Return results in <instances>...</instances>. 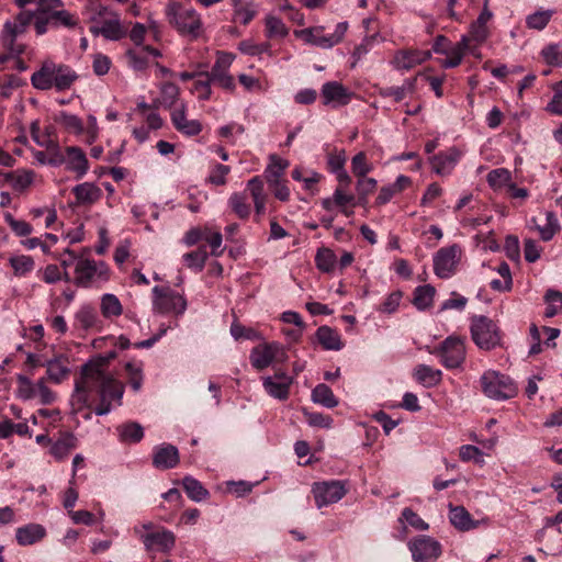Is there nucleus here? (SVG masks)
<instances>
[{"label": "nucleus", "instance_id": "nucleus-1", "mask_svg": "<svg viewBox=\"0 0 562 562\" xmlns=\"http://www.w3.org/2000/svg\"><path fill=\"white\" fill-rule=\"evenodd\" d=\"M93 386L99 387L100 403L95 408L99 416L106 415L112 409V402L121 405L124 387L123 384L105 374L99 364L87 363L82 367L81 375L76 381L75 393L71 396L72 406L81 409L86 406L89 392Z\"/></svg>", "mask_w": 562, "mask_h": 562}, {"label": "nucleus", "instance_id": "nucleus-2", "mask_svg": "<svg viewBox=\"0 0 562 562\" xmlns=\"http://www.w3.org/2000/svg\"><path fill=\"white\" fill-rule=\"evenodd\" d=\"M89 31L94 36L102 35L110 41H117L125 35L117 13L109 10L99 1H91L82 12Z\"/></svg>", "mask_w": 562, "mask_h": 562}, {"label": "nucleus", "instance_id": "nucleus-3", "mask_svg": "<svg viewBox=\"0 0 562 562\" xmlns=\"http://www.w3.org/2000/svg\"><path fill=\"white\" fill-rule=\"evenodd\" d=\"M74 27L77 21L64 9L60 0H37V34H44L49 27Z\"/></svg>", "mask_w": 562, "mask_h": 562}, {"label": "nucleus", "instance_id": "nucleus-4", "mask_svg": "<svg viewBox=\"0 0 562 562\" xmlns=\"http://www.w3.org/2000/svg\"><path fill=\"white\" fill-rule=\"evenodd\" d=\"M168 22L182 35L196 38L202 33V21L200 14L177 2H170L166 7Z\"/></svg>", "mask_w": 562, "mask_h": 562}, {"label": "nucleus", "instance_id": "nucleus-5", "mask_svg": "<svg viewBox=\"0 0 562 562\" xmlns=\"http://www.w3.org/2000/svg\"><path fill=\"white\" fill-rule=\"evenodd\" d=\"M110 278V270L105 262L80 258L75 267V283L82 288H90L105 282Z\"/></svg>", "mask_w": 562, "mask_h": 562}, {"label": "nucleus", "instance_id": "nucleus-6", "mask_svg": "<svg viewBox=\"0 0 562 562\" xmlns=\"http://www.w3.org/2000/svg\"><path fill=\"white\" fill-rule=\"evenodd\" d=\"M483 393L493 400H508L517 394V387L512 379L496 371H487L481 378Z\"/></svg>", "mask_w": 562, "mask_h": 562}, {"label": "nucleus", "instance_id": "nucleus-7", "mask_svg": "<svg viewBox=\"0 0 562 562\" xmlns=\"http://www.w3.org/2000/svg\"><path fill=\"white\" fill-rule=\"evenodd\" d=\"M471 335L476 346L484 350H491L501 344L497 325L491 318L483 315L472 317Z\"/></svg>", "mask_w": 562, "mask_h": 562}, {"label": "nucleus", "instance_id": "nucleus-8", "mask_svg": "<svg viewBox=\"0 0 562 562\" xmlns=\"http://www.w3.org/2000/svg\"><path fill=\"white\" fill-rule=\"evenodd\" d=\"M35 16L33 11H22L14 21H7L1 34V42L4 49L11 53H22L23 47L15 44L18 36L23 34Z\"/></svg>", "mask_w": 562, "mask_h": 562}, {"label": "nucleus", "instance_id": "nucleus-9", "mask_svg": "<svg viewBox=\"0 0 562 562\" xmlns=\"http://www.w3.org/2000/svg\"><path fill=\"white\" fill-rule=\"evenodd\" d=\"M153 294L154 310L158 313L181 315L187 310L186 299L168 286H155Z\"/></svg>", "mask_w": 562, "mask_h": 562}, {"label": "nucleus", "instance_id": "nucleus-10", "mask_svg": "<svg viewBox=\"0 0 562 562\" xmlns=\"http://www.w3.org/2000/svg\"><path fill=\"white\" fill-rule=\"evenodd\" d=\"M347 29V22H340L336 25L335 32L329 35L322 34V26L294 31V35L304 40L306 43L318 46L321 48H331L342 41Z\"/></svg>", "mask_w": 562, "mask_h": 562}, {"label": "nucleus", "instance_id": "nucleus-11", "mask_svg": "<svg viewBox=\"0 0 562 562\" xmlns=\"http://www.w3.org/2000/svg\"><path fill=\"white\" fill-rule=\"evenodd\" d=\"M312 493L316 506L322 508L340 501L347 493V488L341 481L331 480L316 482L312 486Z\"/></svg>", "mask_w": 562, "mask_h": 562}, {"label": "nucleus", "instance_id": "nucleus-12", "mask_svg": "<svg viewBox=\"0 0 562 562\" xmlns=\"http://www.w3.org/2000/svg\"><path fill=\"white\" fill-rule=\"evenodd\" d=\"M461 248L458 245H451L440 248L434 257V269L437 277L441 279L450 278L457 270L461 259Z\"/></svg>", "mask_w": 562, "mask_h": 562}, {"label": "nucleus", "instance_id": "nucleus-13", "mask_svg": "<svg viewBox=\"0 0 562 562\" xmlns=\"http://www.w3.org/2000/svg\"><path fill=\"white\" fill-rule=\"evenodd\" d=\"M143 544L147 551L170 552L176 546V535L164 527L156 528L140 535Z\"/></svg>", "mask_w": 562, "mask_h": 562}, {"label": "nucleus", "instance_id": "nucleus-14", "mask_svg": "<svg viewBox=\"0 0 562 562\" xmlns=\"http://www.w3.org/2000/svg\"><path fill=\"white\" fill-rule=\"evenodd\" d=\"M286 355L278 344H266L255 347L250 353V362L257 370L269 367L273 361L283 362Z\"/></svg>", "mask_w": 562, "mask_h": 562}, {"label": "nucleus", "instance_id": "nucleus-15", "mask_svg": "<svg viewBox=\"0 0 562 562\" xmlns=\"http://www.w3.org/2000/svg\"><path fill=\"white\" fill-rule=\"evenodd\" d=\"M441 363L448 369H454L462 364L465 359V348L459 338L448 337L439 349Z\"/></svg>", "mask_w": 562, "mask_h": 562}, {"label": "nucleus", "instance_id": "nucleus-16", "mask_svg": "<svg viewBox=\"0 0 562 562\" xmlns=\"http://www.w3.org/2000/svg\"><path fill=\"white\" fill-rule=\"evenodd\" d=\"M409 550L416 562L437 559L441 553L440 543L430 537L419 536L409 542Z\"/></svg>", "mask_w": 562, "mask_h": 562}, {"label": "nucleus", "instance_id": "nucleus-17", "mask_svg": "<svg viewBox=\"0 0 562 562\" xmlns=\"http://www.w3.org/2000/svg\"><path fill=\"white\" fill-rule=\"evenodd\" d=\"M321 95L325 105L338 108L347 105L353 93L338 81H327L322 86Z\"/></svg>", "mask_w": 562, "mask_h": 562}, {"label": "nucleus", "instance_id": "nucleus-18", "mask_svg": "<svg viewBox=\"0 0 562 562\" xmlns=\"http://www.w3.org/2000/svg\"><path fill=\"white\" fill-rule=\"evenodd\" d=\"M180 462L179 450L171 443H161L154 448L153 465L158 470L176 468Z\"/></svg>", "mask_w": 562, "mask_h": 562}, {"label": "nucleus", "instance_id": "nucleus-19", "mask_svg": "<svg viewBox=\"0 0 562 562\" xmlns=\"http://www.w3.org/2000/svg\"><path fill=\"white\" fill-rule=\"evenodd\" d=\"M37 443L50 445L49 453L56 459L61 460L69 454V452L76 447V438L72 434L65 432L52 443V440L46 434L37 435Z\"/></svg>", "mask_w": 562, "mask_h": 562}, {"label": "nucleus", "instance_id": "nucleus-20", "mask_svg": "<svg viewBox=\"0 0 562 562\" xmlns=\"http://www.w3.org/2000/svg\"><path fill=\"white\" fill-rule=\"evenodd\" d=\"M293 383V378L289 376L284 372H278L273 376H267L263 379V387L266 392L280 401H284L289 397L290 386Z\"/></svg>", "mask_w": 562, "mask_h": 562}, {"label": "nucleus", "instance_id": "nucleus-21", "mask_svg": "<svg viewBox=\"0 0 562 562\" xmlns=\"http://www.w3.org/2000/svg\"><path fill=\"white\" fill-rule=\"evenodd\" d=\"M40 366L47 368V378L55 383L61 382L69 373L68 359L64 356L44 359V356L37 355V367Z\"/></svg>", "mask_w": 562, "mask_h": 562}, {"label": "nucleus", "instance_id": "nucleus-22", "mask_svg": "<svg viewBox=\"0 0 562 562\" xmlns=\"http://www.w3.org/2000/svg\"><path fill=\"white\" fill-rule=\"evenodd\" d=\"M171 122L175 128L186 136H195L202 131L200 121L187 117L184 103H181L179 109H175L171 112Z\"/></svg>", "mask_w": 562, "mask_h": 562}, {"label": "nucleus", "instance_id": "nucleus-23", "mask_svg": "<svg viewBox=\"0 0 562 562\" xmlns=\"http://www.w3.org/2000/svg\"><path fill=\"white\" fill-rule=\"evenodd\" d=\"M64 162L66 164L67 170L76 173L77 179L82 178L88 172V159L85 151L79 147H67Z\"/></svg>", "mask_w": 562, "mask_h": 562}, {"label": "nucleus", "instance_id": "nucleus-24", "mask_svg": "<svg viewBox=\"0 0 562 562\" xmlns=\"http://www.w3.org/2000/svg\"><path fill=\"white\" fill-rule=\"evenodd\" d=\"M449 520L460 531H469L486 524L487 519L473 520L470 513L463 506L449 505Z\"/></svg>", "mask_w": 562, "mask_h": 562}, {"label": "nucleus", "instance_id": "nucleus-25", "mask_svg": "<svg viewBox=\"0 0 562 562\" xmlns=\"http://www.w3.org/2000/svg\"><path fill=\"white\" fill-rule=\"evenodd\" d=\"M460 158V153L456 148H450L446 153H440L432 157V169L437 175L446 176L451 172Z\"/></svg>", "mask_w": 562, "mask_h": 562}, {"label": "nucleus", "instance_id": "nucleus-26", "mask_svg": "<svg viewBox=\"0 0 562 562\" xmlns=\"http://www.w3.org/2000/svg\"><path fill=\"white\" fill-rule=\"evenodd\" d=\"M78 204H93L102 196L100 188L91 182H85L72 189Z\"/></svg>", "mask_w": 562, "mask_h": 562}, {"label": "nucleus", "instance_id": "nucleus-27", "mask_svg": "<svg viewBox=\"0 0 562 562\" xmlns=\"http://www.w3.org/2000/svg\"><path fill=\"white\" fill-rule=\"evenodd\" d=\"M430 57V53L400 52L395 55L393 64L397 69H411Z\"/></svg>", "mask_w": 562, "mask_h": 562}, {"label": "nucleus", "instance_id": "nucleus-28", "mask_svg": "<svg viewBox=\"0 0 562 562\" xmlns=\"http://www.w3.org/2000/svg\"><path fill=\"white\" fill-rule=\"evenodd\" d=\"M76 324L82 329H95L101 327V321L94 307L85 305L75 316Z\"/></svg>", "mask_w": 562, "mask_h": 562}, {"label": "nucleus", "instance_id": "nucleus-29", "mask_svg": "<svg viewBox=\"0 0 562 562\" xmlns=\"http://www.w3.org/2000/svg\"><path fill=\"white\" fill-rule=\"evenodd\" d=\"M469 48V37L462 36L461 41L456 45L448 48L446 52L447 59L443 61V67L454 68L460 65L463 56L467 54Z\"/></svg>", "mask_w": 562, "mask_h": 562}, {"label": "nucleus", "instance_id": "nucleus-30", "mask_svg": "<svg viewBox=\"0 0 562 562\" xmlns=\"http://www.w3.org/2000/svg\"><path fill=\"white\" fill-rule=\"evenodd\" d=\"M319 344L327 350H339L342 348L339 334L328 326H321L316 331Z\"/></svg>", "mask_w": 562, "mask_h": 562}, {"label": "nucleus", "instance_id": "nucleus-31", "mask_svg": "<svg viewBox=\"0 0 562 562\" xmlns=\"http://www.w3.org/2000/svg\"><path fill=\"white\" fill-rule=\"evenodd\" d=\"M312 401L327 408H334L338 405V400L330 387L324 383L317 384L312 391Z\"/></svg>", "mask_w": 562, "mask_h": 562}, {"label": "nucleus", "instance_id": "nucleus-32", "mask_svg": "<svg viewBox=\"0 0 562 562\" xmlns=\"http://www.w3.org/2000/svg\"><path fill=\"white\" fill-rule=\"evenodd\" d=\"M182 486L188 497L194 502H202L210 495L209 491L201 484L200 481L189 475L182 479Z\"/></svg>", "mask_w": 562, "mask_h": 562}, {"label": "nucleus", "instance_id": "nucleus-33", "mask_svg": "<svg viewBox=\"0 0 562 562\" xmlns=\"http://www.w3.org/2000/svg\"><path fill=\"white\" fill-rule=\"evenodd\" d=\"M65 156L56 143L49 142L45 150H37V162L43 165L59 166L64 162Z\"/></svg>", "mask_w": 562, "mask_h": 562}, {"label": "nucleus", "instance_id": "nucleus-34", "mask_svg": "<svg viewBox=\"0 0 562 562\" xmlns=\"http://www.w3.org/2000/svg\"><path fill=\"white\" fill-rule=\"evenodd\" d=\"M58 68L59 65H56L50 60L44 61L41 69L37 70V89H50Z\"/></svg>", "mask_w": 562, "mask_h": 562}, {"label": "nucleus", "instance_id": "nucleus-35", "mask_svg": "<svg viewBox=\"0 0 562 562\" xmlns=\"http://www.w3.org/2000/svg\"><path fill=\"white\" fill-rule=\"evenodd\" d=\"M415 379L426 386H434L441 381V371L427 364H419L414 370Z\"/></svg>", "mask_w": 562, "mask_h": 562}, {"label": "nucleus", "instance_id": "nucleus-36", "mask_svg": "<svg viewBox=\"0 0 562 562\" xmlns=\"http://www.w3.org/2000/svg\"><path fill=\"white\" fill-rule=\"evenodd\" d=\"M117 432L123 442H138L144 437L143 427L135 422H130L117 427Z\"/></svg>", "mask_w": 562, "mask_h": 562}, {"label": "nucleus", "instance_id": "nucleus-37", "mask_svg": "<svg viewBox=\"0 0 562 562\" xmlns=\"http://www.w3.org/2000/svg\"><path fill=\"white\" fill-rule=\"evenodd\" d=\"M435 288L426 284L416 288L413 303L418 310H426L431 306L435 296Z\"/></svg>", "mask_w": 562, "mask_h": 562}, {"label": "nucleus", "instance_id": "nucleus-38", "mask_svg": "<svg viewBox=\"0 0 562 562\" xmlns=\"http://www.w3.org/2000/svg\"><path fill=\"white\" fill-rule=\"evenodd\" d=\"M55 121L61 124L69 133L80 135L83 132V122L75 114L61 111L56 115Z\"/></svg>", "mask_w": 562, "mask_h": 562}, {"label": "nucleus", "instance_id": "nucleus-39", "mask_svg": "<svg viewBox=\"0 0 562 562\" xmlns=\"http://www.w3.org/2000/svg\"><path fill=\"white\" fill-rule=\"evenodd\" d=\"M100 307L105 318L116 317L123 313L122 304L114 294H104Z\"/></svg>", "mask_w": 562, "mask_h": 562}, {"label": "nucleus", "instance_id": "nucleus-40", "mask_svg": "<svg viewBox=\"0 0 562 562\" xmlns=\"http://www.w3.org/2000/svg\"><path fill=\"white\" fill-rule=\"evenodd\" d=\"M487 182L494 190L507 188L512 182V173L505 168L493 169L487 173Z\"/></svg>", "mask_w": 562, "mask_h": 562}, {"label": "nucleus", "instance_id": "nucleus-41", "mask_svg": "<svg viewBox=\"0 0 562 562\" xmlns=\"http://www.w3.org/2000/svg\"><path fill=\"white\" fill-rule=\"evenodd\" d=\"M9 262L14 276L16 277H23L26 273H30L34 268L33 258L25 255L12 256Z\"/></svg>", "mask_w": 562, "mask_h": 562}, {"label": "nucleus", "instance_id": "nucleus-42", "mask_svg": "<svg viewBox=\"0 0 562 562\" xmlns=\"http://www.w3.org/2000/svg\"><path fill=\"white\" fill-rule=\"evenodd\" d=\"M536 228L539 232L541 239L548 241L558 233L560 226L554 213L546 212V223L543 225L536 224Z\"/></svg>", "mask_w": 562, "mask_h": 562}, {"label": "nucleus", "instance_id": "nucleus-43", "mask_svg": "<svg viewBox=\"0 0 562 562\" xmlns=\"http://www.w3.org/2000/svg\"><path fill=\"white\" fill-rule=\"evenodd\" d=\"M76 79V74L68 66L59 65L58 71L53 80V87L59 91L66 90Z\"/></svg>", "mask_w": 562, "mask_h": 562}, {"label": "nucleus", "instance_id": "nucleus-44", "mask_svg": "<svg viewBox=\"0 0 562 562\" xmlns=\"http://www.w3.org/2000/svg\"><path fill=\"white\" fill-rule=\"evenodd\" d=\"M207 259V252L204 247L183 255L186 266L195 271H202Z\"/></svg>", "mask_w": 562, "mask_h": 562}, {"label": "nucleus", "instance_id": "nucleus-45", "mask_svg": "<svg viewBox=\"0 0 562 562\" xmlns=\"http://www.w3.org/2000/svg\"><path fill=\"white\" fill-rule=\"evenodd\" d=\"M266 33L270 38H283L289 34V29L281 19L274 15H268L266 18Z\"/></svg>", "mask_w": 562, "mask_h": 562}, {"label": "nucleus", "instance_id": "nucleus-46", "mask_svg": "<svg viewBox=\"0 0 562 562\" xmlns=\"http://www.w3.org/2000/svg\"><path fill=\"white\" fill-rule=\"evenodd\" d=\"M228 204L239 218L246 220L250 215V205L244 194L233 193L229 196Z\"/></svg>", "mask_w": 562, "mask_h": 562}, {"label": "nucleus", "instance_id": "nucleus-47", "mask_svg": "<svg viewBox=\"0 0 562 562\" xmlns=\"http://www.w3.org/2000/svg\"><path fill=\"white\" fill-rule=\"evenodd\" d=\"M212 82L217 83L225 90L233 91L235 89L234 78L227 72L226 69L212 68L211 71H206Z\"/></svg>", "mask_w": 562, "mask_h": 562}, {"label": "nucleus", "instance_id": "nucleus-48", "mask_svg": "<svg viewBox=\"0 0 562 562\" xmlns=\"http://www.w3.org/2000/svg\"><path fill=\"white\" fill-rule=\"evenodd\" d=\"M543 299L548 305L544 313L547 317H553L562 310V293L560 291L550 289Z\"/></svg>", "mask_w": 562, "mask_h": 562}, {"label": "nucleus", "instance_id": "nucleus-49", "mask_svg": "<svg viewBox=\"0 0 562 562\" xmlns=\"http://www.w3.org/2000/svg\"><path fill=\"white\" fill-rule=\"evenodd\" d=\"M286 167L288 162L285 160L272 157V164H270L266 170V178L269 186L282 181L281 178Z\"/></svg>", "mask_w": 562, "mask_h": 562}, {"label": "nucleus", "instance_id": "nucleus-50", "mask_svg": "<svg viewBox=\"0 0 562 562\" xmlns=\"http://www.w3.org/2000/svg\"><path fill=\"white\" fill-rule=\"evenodd\" d=\"M315 262L319 270L330 272L335 268L336 255L328 248L318 249L315 256Z\"/></svg>", "mask_w": 562, "mask_h": 562}, {"label": "nucleus", "instance_id": "nucleus-51", "mask_svg": "<svg viewBox=\"0 0 562 562\" xmlns=\"http://www.w3.org/2000/svg\"><path fill=\"white\" fill-rule=\"evenodd\" d=\"M180 90L178 86L172 82H165L160 89L159 103L165 108H171L176 104Z\"/></svg>", "mask_w": 562, "mask_h": 562}, {"label": "nucleus", "instance_id": "nucleus-52", "mask_svg": "<svg viewBox=\"0 0 562 562\" xmlns=\"http://www.w3.org/2000/svg\"><path fill=\"white\" fill-rule=\"evenodd\" d=\"M553 11L551 10H542L537 11L526 19V24L529 29L533 30H543L552 18Z\"/></svg>", "mask_w": 562, "mask_h": 562}, {"label": "nucleus", "instance_id": "nucleus-53", "mask_svg": "<svg viewBox=\"0 0 562 562\" xmlns=\"http://www.w3.org/2000/svg\"><path fill=\"white\" fill-rule=\"evenodd\" d=\"M60 422V412L56 408L37 409V425L46 430L48 427H55Z\"/></svg>", "mask_w": 562, "mask_h": 562}, {"label": "nucleus", "instance_id": "nucleus-54", "mask_svg": "<svg viewBox=\"0 0 562 562\" xmlns=\"http://www.w3.org/2000/svg\"><path fill=\"white\" fill-rule=\"evenodd\" d=\"M4 178L10 181V183L16 190H23L29 187L32 182L33 175L31 171L25 170H16L14 172H9L4 175Z\"/></svg>", "mask_w": 562, "mask_h": 562}, {"label": "nucleus", "instance_id": "nucleus-55", "mask_svg": "<svg viewBox=\"0 0 562 562\" xmlns=\"http://www.w3.org/2000/svg\"><path fill=\"white\" fill-rule=\"evenodd\" d=\"M211 79L205 72H199V77L194 82V91L198 93L200 100H209L212 93Z\"/></svg>", "mask_w": 562, "mask_h": 562}, {"label": "nucleus", "instance_id": "nucleus-56", "mask_svg": "<svg viewBox=\"0 0 562 562\" xmlns=\"http://www.w3.org/2000/svg\"><path fill=\"white\" fill-rule=\"evenodd\" d=\"M4 220L18 236H27L32 233V225L23 220L14 218L10 213L4 214Z\"/></svg>", "mask_w": 562, "mask_h": 562}, {"label": "nucleus", "instance_id": "nucleus-57", "mask_svg": "<svg viewBox=\"0 0 562 562\" xmlns=\"http://www.w3.org/2000/svg\"><path fill=\"white\" fill-rule=\"evenodd\" d=\"M229 171L231 168L228 166L216 164L212 168L206 181L214 186H224L226 183V176Z\"/></svg>", "mask_w": 562, "mask_h": 562}, {"label": "nucleus", "instance_id": "nucleus-58", "mask_svg": "<svg viewBox=\"0 0 562 562\" xmlns=\"http://www.w3.org/2000/svg\"><path fill=\"white\" fill-rule=\"evenodd\" d=\"M204 240L211 246L213 256H220L222 254L220 248L222 246L223 236L220 232L204 227Z\"/></svg>", "mask_w": 562, "mask_h": 562}, {"label": "nucleus", "instance_id": "nucleus-59", "mask_svg": "<svg viewBox=\"0 0 562 562\" xmlns=\"http://www.w3.org/2000/svg\"><path fill=\"white\" fill-rule=\"evenodd\" d=\"M352 172L358 177H364L368 172L371 171V166L367 161V156L364 153H358L351 161Z\"/></svg>", "mask_w": 562, "mask_h": 562}, {"label": "nucleus", "instance_id": "nucleus-60", "mask_svg": "<svg viewBox=\"0 0 562 562\" xmlns=\"http://www.w3.org/2000/svg\"><path fill=\"white\" fill-rule=\"evenodd\" d=\"M304 416L308 425L314 427L329 428L333 419L322 413L308 412L303 409Z\"/></svg>", "mask_w": 562, "mask_h": 562}, {"label": "nucleus", "instance_id": "nucleus-61", "mask_svg": "<svg viewBox=\"0 0 562 562\" xmlns=\"http://www.w3.org/2000/svg\"><path fill=\"white\" fill-rule=\"evenodd\" d=\"M542 57L547 61V64L552 66H561L562 65V52L560 47L555 44H551L544 47L541 52Z\"/></svg>", "mask_w": 562, "mask_h": 562}, {"label": "nucleus", "instance_id": "nucleus-62", "mask_svg": "<svg viewBox=\"0 0 562 562\" xmlns=\"http://www.w3.org/2000/svg\"><path fill=\"white\" fill-rule=\"evenodd\" d=\"M239 49L244 54L256 56L261 55L263 53H268L270 50L269 43L255 44L250 41H243L239 43Z\"/></svg>", "mask_w": 562, "mask_h": 562}, {"label": "nucleus", "instance_id": "nucleus-63", "mask_svg": "<svg viewBox=\"0 0 562 562\" xmlns=\"http://www.w3.org/2000/svg\"><path fill=\"white\" fill-rule=\"evenodd\" d=\"M247 190L254 201L266 200L263 181L259 177H254L247 182Z\"/></svg>", "mask_w": 562, "mask_h": 562}, {"label": "nucleus", "instance_id": "nucleus-64", "mask_svg": "<svg viewBox=\"0 0 562 562\" xmlns=\"http://www.w3.org/2000/svg\"><path fill=\"white\" fill-rule=\"evenodd\" d=\"M547 111L552 114L562 115V81L555 88L553 98L547 105Z\"/></svg>", "mask_w": 562, "mask_h": 562}]
</instances>
